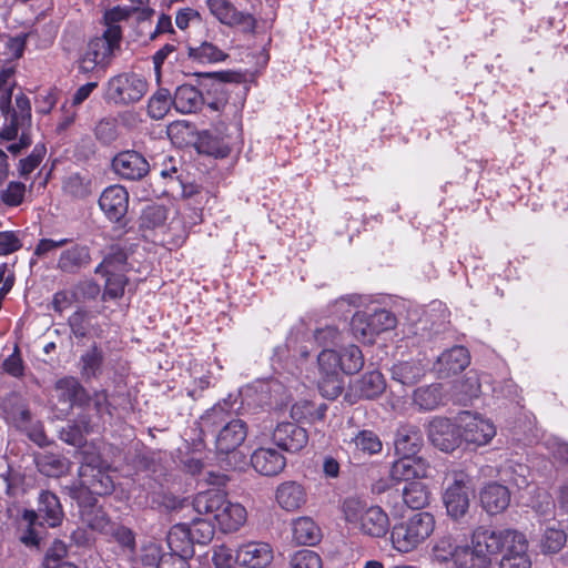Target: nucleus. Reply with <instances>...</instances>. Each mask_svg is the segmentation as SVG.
Listing matches in <instances>:
<instances>
[{
    "mask_svg": "<svg viewBox=\"0 0 568 568\" xmlns=\"http://www.w3.org/2000/svg\"><path fill=\"white\" fill-rule=\"evenodd\" d=\"M159 503L171 511L192 509L196 515H212L217 529L223 534L239 531L247 520V510L239 501L227 498L220 489L197 493L190 501L173 495H163L161 500L152 497V504Z\"/></svg>",
    "mask_w": 568,
    "mask_h": 568,
    "instance_id": "obj_1",
    "label": "nucleus"
},
{
    "mask_svg": "<svg viewBox=\"0 0 568 568\" xmlns=\"http://www.w3.org/2000/svg\"><path fill=\"white\" fill-rule=\"evenodd\" d=\"M321 379L318 388L321 394L328 398L335 399L342 394L344 381L341 372L344 374H355L359 372L364 365V356L358 346L349 344L337 349L326 348L317 356Z\"/></svg>",
    "mask_w": 568,
    "mask_h": 568,
    "instance_id": "obj_2",
    "label": "nucleus"
},
{
    "mask_svg": "<svg viewBox=\"0 0 568 568\" xmlns=\"http://www.w3.org/2000/svg\"><path fill=\"white\" fill-rule=\"evenodd\" d=\"M142 236L169 250L181 246L187 237L189 226L179 211H170L161 204L146 205L140 216Z\"/></svg>",
    "mask_w": 568,
    "mask_h": 568,
    "instance_id": "obj_3",
    "label": "nucleus"
},
{
    "mask_svg": "<svg viewBox=\"0 0 568 568\" xmlns=\"http://www.w3.org/2000/svg\"><path fill=\"white\" fill-rule=\"evenodd\" d=\"M225 405L217 404L207 410L202 417V425L207 428L222 425L215 438L216 450L221 455L230 456L227 460L230 468H242V465L245 464V456L237 448L247 436V427L242 419L226 420Z\"/></svg>",
    "mask_w": 568,
    "mask_h": 568,
    "instance_id": "obj_4",
    "label": "nucleus"
},
{
    "mask_svg": "<svg viewBox=\"0 0 568 568\" xmlns=\"http://www.w3.org/2000/svg\"><path fill=\"white\" fill-rule=\"evenodd\" d=\"M343 341V333L334 325H325L316 328L313 333H308L303 327L293 329L285 346L275 348L273 362H281L284 354L287 352L293 358H306L313 346L316 345L326 348L338 347Z\"/></svg>",
    "mask_w": 568,
    "mask_h": 568,
    "instance_id": "obj_5",
    "label": "nucleus"
},
{
    "mask_svg": "<svg viewBox=\"0 0 568 568\" xmlns=\"http://www.w3.org/2000/svg\"><path fill=\"white\" fill-rule=\"evenodd\" d=\"M80 481L65 487L71 498L80 505L92 506L95 496L109 495L114 489L113 478L99 457H92L84 462L79 468Z\"/></svg>",
    "mask_w": 568,
    "mask_h": 568,
    "instance_id": "obj_6",
    "label": "nucleus"
},
{
    "mask_svg": "<svg viewBox=\"0 0 568 568\" xmlns=\"http://www.w3.org/2000/svg\"><path fill=\"white\" fill-rule=\"evenodd\" d=\"M343 513L346 523L363 535L381 538L389 529L388 515L379 506H368L359 499L347 498L343 503Z\"/></svg>",
    "mask_w": 568,
    "mask_h": 568,
    "instance_id": "obj_7",
    "label": "nucleus"
},
{
    "mask_svg": "<svg viewBox=\"0 0 568 568\" xmlns=\"http://www.w3.org/2000/svg\"><path fill=\"white\" fill-rule=\"evenodd\" d=\"M434 529V516L427 511L417 513L393 526L390 541L395 550L407 554L425 542Z\"/></svg>",
    "mask_w": 568,
    "mask_h": 568,
    "instance_id": "obj_8",
    "label": "nucleus"
},
{
    "mask_svg": "<svg viewBox=\"0 0 568 568\" xmlns=\"http://www.w3.org/2000/svg\"><path fill=\"white\" fill-rule=\"evenodd\" d=\"M121 47V32L118 29L104 30L101 37L92 39L81 58L78 69L83 74L104 71Z\"/></svg>",
    "mask_w": 568,
    "mask_h": 568,
    "instance_id": "obj_9",
    "label": "nucleus"
},
{
    "mask_svg": "<svg viewBox=\"0 0 568 568\" xmlns=\"http://www.w3.org/2000/svg\"><path fill=\"white\" fill-rule=\"evenodd\" d=\"M62 518L63 511L59 498L50 491H42L39 495L38 509L26 510L23 514V519L29 527L20 540L27 546H38L41 536L36 526L57 527L61 524Z\"/></svg>",
    "mask_w": 568,
    "mask_h": 568,
    "instance_id": "obj_10",
    "label": "nucleus"
},
{
    "mask_svg": "<svg viewBox=\"0 0 568 568\" xmlns=\"http://www.w3.org/2000/svg\"><path fill=\"white\" fill-rule=\"evenodd\" d=\"M395 326V315L385 308L358 311L351 321L353 336L365 344H373L379 334Z\"/></svg>",
    "mask_w": 568,
    "mask_h": 568,
    "instance_id": "obj_11",
    "label": "nucleus"
},
{
    "mask_svg": "<svg viewBox=\"0 0 568 568\" xmlns=\"http://www.w3.org/2000/svg\"><path fill=\"white\" fill-rule=\"evenodd\" d=\"M148 91L144 77L134 72H123L109 79L106 97L115 104L128 105L139 102Z\"/></svg>",
    "mask_w": 568,
    "mask_h": 568,
    "instance_id": "obj_12",
    "label": "nucleus"
},
{
    "mask_svg": "<svg viewBox=\"0 0 568 568\" xmlns=\"http://www.w3.org/2000/svg\"><path fill=\"white\" fill-rule=\"evenodd\" d=\"M443 501L448 516L453 519H459L466 515L470 504V489L468 476L465 473L450 474L443 494Z\"/></svg>",
    "mask_w": 568,
    "mask_h": 568,
    "instance_id": "obj_13",
    "label": "nucleus"
},
{
    "mask_svg": "<svg viewBox=\"0 0 568 568\" xmlns=\"http://www.w3.org/2000/svg\"><path fill=\"white\" fill-rule=\"evenodd\" d=\"M458 427L462 440L475 446L489 444L496 435V427L491 420L470 412L459 414Z\"/></svg>",
    "mask_w": 568,
    "mask_h": 568,
    "instance_id": "obj_14",
    "label": "nucleus"
},
{
    "mask_svg": "<svg viewBox=\"0 0 568 568\" xmlns=\"http://www.w3.org/2000/svg\"><path fill=\"white\" fill-rule=\"evenodd\" d=\"M0 112L4 118L3 129L0 136L4 140H13L18 135L20 125L31 119V104L30 100L24 94L16 97V106L10 108V102H0Z\"/></svg>",
    "mask_w": 568,
    "mask_h": 568,
    "instance_id": "obj_15",
    "label": "nucleus"
},
{
    "mask_svg": "<svg viewBox=\"0 0 568 568\" xmlns=\"http://www.w3.org/2000/svg\"><path fill=\"white\" fill-rule=\"evenodd\" d=\"M206 6L222 24L241 27L244 31H253L255 28L253 16L239 11L229 0H206Z\"/></svg>",
    "mask_w": 568,
    "mask_h": 568,
    "instance_id": "obj_16",
    "label": "nucleus"
},
{
    "mask_svg": "<svg viewBox=\"0 0 568 568\" xmlns=\"http://www.w3.org/2000/svg\"><path fill=\"white\" fill-rule=\"evenodd\" d=\"M197 515L190 523H179L170 530V539L174 540L176 535H183L186 542H197L205 545L210 542L215 534L216 525Z\"/></svg>",
    "mask_w": 568,
    "mask_h": 568,
    "instance_id": "obj_17",
    "label": "nucleus"
},
{
    "mask_svg": "<svg viewBox=\"0 0 568 568\" xmlns=\"http://www.w3.org/2000/svg\"><path fill=\"white\" fill-rule=\"evenodd\" d=\"M428 437L435 447L445 453L455 450L462 443L459 427L443 417L429 423Z\"/></svg>",
    "mask_w": 568,
    "mask_h": 568,
    "instance_id": "obj_18",
    "label": "nucleus"
},
{
    "mask_svg": "<svg viewBox=\"0 0 568 568\" xmlns=\"http://www.w3.org/2000/svg\"><path fill=\"white\" fill-rule=\"evenodd\" d=\"M273 443L281 449L296 453L308 443L307 432L292 422L278 423L272 433Z\"/></svg>",
    "mask_w": 568,
    "mask_h": 568,
    "instance_id": "obj_19",
    "label": "nucleus"
},
{
    "mask_svg": "<svg viewBox=\"0 0 568 568\" xmlns=\"http://www.w3.org/2000/svg\"><path fill=\"white\" fill-rule=\"evenodd\" d=\"M99 206L110 221H121L129 209L126 189L119 184L108 186L100 195Z\"/></svg>",
    "mask_w": 568,
    "mask_h": 568,
    "instance_id": "obj_20",
    "label": "nucleus"
},
{
    "mask_svg": "<svg viewBox=\"0 0 568 568\" xmlns=\"http://www.w3.org/2000/svg\"><path fill=\"white\" fill-rule=\"evenodd\" d=\"M273 558V548L264 541H247L236 549L237 564L245 568H266Z\"/></svg>",
    "mask_w": 568,
    "mask_h": 568,
    "instance_id": "obj_21",
    "label": "nucleus"
},
{
    "mask_svg": "<svg viewBox=\"0 0 568 568\" xmlns=\"http://www.w3.org/2000/svg\"><path fill=\"white\" fill-rule=\"evenodd\" d=\"M275 501L285 511L294 513L302 509L308 499L305 486L297 480H285L275 489Z\"/></svg>",
    "mask_w": 568,
    "mask_h": 568,
    "instance_id": "obj_22",
    "label": "nucleus"
},
{
    "mask_svg": "<svg viewBox=\"0 0 568 568\" xmlns=\"http://www.w3.org/2000/svg\"><path fill=\"white\" fill-rule=\"evenodd\" d=\"M113 170L126 180H139L146 175L150 165L143 155L135 151L119 153L112 161Z\"/></svg>",
    "mask_w": 568,
    "mask_h": 568,
    "instance_id": "obj_23",
    "label": "nucleus"
},
{
    "mask_svg": "<svg viewBox=\"0 0 568 568\" xmlns=\"http://www.w3.org/2000/svg\"><path fill=\"white\" fill-rule=\"evenodd\" d=\"M400 457L393 463L390 477L394 480L408 481L415 478H425L428 475L429 464L423 457L417 455H399Z\"/></svg>",
    "mask_w": 568,
    "mask_h": 568,
    "instance_id": "obj_24",
    "label": "nucleus"
},
{
    "mask_svg": "<svg viewBox=\"0 0 568 568\" xmlns=\"http://www.w3.org/2000/svg\"><path fill=\"white\" fill-rule=\"evenodd\" d=\"M251 464L263 476H276L285 468L286 458L275 448L260 447L252 453Z\"/></svg>",
    "mask_w": 568,
    "mask_h": 568,
    "instance_id": "obj_25",
    "label": "nucleus"
},
{
    "mask_svg": "<svg viewBox=\"0 0 568 568\" xmlns=\"http://www.w3.org/2000/svg\"><path fill=\"white\" fill-rule=\"evenodd\" d=\"M483 509L489 515L504 513L510 504L508 487L498 483H488L479 490Z\"/></svg>",
    "mask_w": 568,
    "mask_h": 568,
    "instance_id": "obj_26",
    "label": "nucleus"
},
{
    "mask_svg": "<svg viewBox=\"0 0 568 568\" xmlns=\"http://www.w3.org/2000/svg\"><path fill=\"white\" fill-rule=\"evenodd\" d=\"M504 540V529H489L487 527H477L471 535V546L490 561L491 556L501 552Z\"/></svg>",
    "mask_w": 568,
    "mask_h": 568,
    "instance_id": "obj_27",
    "label": "nucleus"
},
{
    "mask_svg": "<svg viewBox=\"0 0 568 568\" xmlns=\"http://www.w3.org/2000/svg\"><path fill=\"white\" fill-rule=\"evenodd\" d=\"M91 262L89 246L84 244H73L63 250L58 258L57 268L63 273L75 274L81 268L87 267Z\"/></svg>",
    "mask_w": 568,
    "mask_h": 568,
    "instance_id": "obj_28",
    "label": "nucleus"
},
{
    "mask_svg": "<svg viewBox=\"0 0 568 568\" xmlns=\"http://www.w3.org/2000/svg\"><path fill=\"white\" fill-rule=\"evenodd\" d=\"M292 538L298 545L314 546L322 539L320 526L307 516L297 517L291 523Z\"/></svg>",
    "mask_w": 568,
    "mask_h": 568,
    "instance_id": "obj_29",
    "label": "nucleus"
},
{
    "mask_svg": "<svg viewBox=\"0 0 568 568\" xmlns=\"http://www.w3.org/2000/svg\"><path fill=\"white\" fill-rule=\"evenodd\" d=\"M394 445L397 455H416L423 445L420 429L410 424L399 426Z\"/></svg>",
    "mask_w": 568,
    "mask_h": 568,
    "instance_id": "obj_30",
    "label": "nucleus"
},
{
    "mask_svg": "<svg viewBox=\"0 0 568 568\" xmlns=\"http://www.w3.org/2000/svg\"><path fill=\"white\" fill-rule=\"evenodd\" d=\"M104 353L98 344H92L79 358V369L85 381L97 379L103 373Z\"/></svg>",
    "mask_w": 568,
    "mask_h": 568,
    "instance_id": "obj_31",
    "label": "nucleus"
},
{
    "mask_svg": "<svg viewBox=\"0 0 568 568\" xmlns=\"http://www.w3.org/2000/svg\"><path fill=\"white\" fill-rule=\"evenodd\" d=\"M172 103L180 113H193L203 105L204 95L195 87L182 84L176 88Z\"/></svg>",
    "mask_w": 568,
    "mask_h": 568,
    "instance_id": "obj_32",
    "label": "nucleus"
},
{
    "mask_svg": "<svg viewBox=\"0 0 568 568\" xmlns=\"http://www.w3.org/2000/svg\"><path fill=\"white\" fill-rule=\"evenodd\" d=\"M469 364V354L464 346H455L444 352L437 361L438 371L443 375L457 374Z\"/></svg>",
    "mask_w": 568,
    "mask_h": 568,
    "instance_id": "obj_33",
    "label": "nucleus"
},
{
    "mask_svg": "<svg viewBox=\"0 0 568 568\" xmlns=\"http://www.w3.org/2000/svg\"><path fill=\"white\" fill-rule=\"evenodd\" d=\"M344 442L347 446V450L354 455H374L379 453L383 448L382 440L372 430H361Z\"/></svg>",
    "mask_w": 568,
    "mask_h": 568,
    "instance_id": "obj_34",
    "label": "nucleus"
},
{
    "mask_svg": "<svg viewBox=\"0 0 568 568\" xmlns=\"http://www.w3.org/2000/svg\"><path fill=\"white\" fill-rule=\"evenodd\" d=\"M385 379L381 372L372 371L365 373L353 385V392L362 398L373 399L385 390Z\"/></svg>",
    "mask_w": 568,
    "mask_h": 568,
    "instance_id": "obj_35",
    "label": "nucleus"
},
{
    "mask_svg": "<svg viewBox=\"0 0 568 568\" xmlns=\"http://www.w3.org/2000/svg\"><path fill=\"white\" fill-rule=\"evenodd\" d=\"M3 413L9 423L21 429H24L31 419L28 405L17 395H11L4 399Z\"/></svg>",
    "mask_w": 568,
    "mask_h": 568,
    "instance_id": "obj_36",
    "label": "nucleus"
},
{
    "mask_svg": "<svg viewBox=\"0 0 568 568\" xmlns=\"http://www.w3.org/2000/svg\"><path fill=\"white\" fill-rule=\"evenodd\" d=\"M444 393L440 384L418 387L413 393V403L419 410H434L443 404Z\"/></svg>",
    "mask_w": 568,
    "mask_h": 568,
    "instance_id": "obj_37",
    "label": "nucleus"
},
{
    "mask_svg": "<svg viewBox=\"0 0 568 568\" xmlns=\"http://www.w3.org/2000/svg\"><path fill=\"white\" fill-rule=\"evenodd\" d=\"M390 374L394 381L410 386L424 376L425 367L420 362H399L392 366Z\"/></svg>",
    "mask_w": 568,
    "mask_h": 568,
    "instance_id": "obj_38",
    "label": "nucleus"
},
{
    "mask_svg": "<svg viewBox=\"0 0 568 568\" xmlns=\"http://www.w3.org/2000/svg\"><path fill=\"white\" fill-rule=\"evenodd\" d=\"M529 468L527 465L513 460L506 462L499 470L500 478L518 489L529 485Z\"/></svg>",
    "mask_w": 568,
    "mask_h": 568,
    "instance_id": "obj_39",
    "label": "nucleus"
},
{
    "mask_svg": "<svg viewBox=\"0 0 568 568\" xmlns=\"http://www.w3.org/2000/svg\"><path fill=\"white\" fill-rule=\"evenodd\" d=\"M528 539L526 535L519 530L505 528L501 557H514L528 554Z\"/></svg>",
    "mask_w": 568,
    "mask_h": 568,
    "instance_id": "obj_40",
    "label": "nucleus"
},
{
    "mask_svg": "<svg viewBox=\"0 0 568 568\" xmlns=\"http://www.w3.org/2000/svg\"><path fill=\"white\" fill-rule=\"evenodd\" d=\"M487 375H479L477 372H468L465 378L458 382L456 395L460 400L477 398L483 393V381L487 383Z\"/></svg>",
    "mask_w": 568,
    "mask_h": 568,
    "instance_id": "obj_41",
    "label": "nucleus"
},
{
    "mask_svg": "<svg viewBox=\"0 0 568 568\" xmlns=\"http://www.w3.org/2000/svg\"><path fill=\"white\" fill-rule=\"evenodd\" d=\"M189 57L199 63H219L229 58V54L211 42H202L199 47L189 48Z\"/></svg>",
    "mask_w": 568,
    "mask_h": 568,
    "instance_id": "obj_42",
    "label": "nucleus"
},
{
    "mask_svg": "<svg viewBox=\"0 0 568 568\" xmlns=\"http://www.w3.org/2000/svg\"><path fill=\"white\" fill-rule=\"evenodd\" d=\"M403 500L412 509H422L429 503L427 486L420 481H409L403 488Z\"/></svg>",
    "mask_w": 568,
    "mask_h": 568,
    "instance_id": "obj_43",
    "label": "nucleus"
},
{
    "mask_svg": "<svg viewBox=\"0 0 568 568\" xmlns=\"http://www.w3.org/2000/svg\"><path fill=\"white\" fill-rule=\"evenodd\" d=\"M128 254L120 245H112L104 260L95 267V273H124Z\"/></svg>",
    "mask_w": 568,
    "mask_h": 568,
    "instance_id": "obj_44",
    "label": "nucleus"
},
{
    "mask_svg": "<svg viewBox=\"0 0 568 568\" xmlns=\"http://www.w3.org/2000/svg\"><path fill=\"white\" fill-rule=\"evenodd\" d=\"M567 540V535L559 524L547 525L540 539L544 554H556L561 550Z\"/></svg>",
    "mask_w": 568,
    "mask_h": 568,
    "instance_id": "obj_45",
    "label": "nucleus"
},
{
    "mask_svg": "<svg viewBox=\"0 0 568 568\" xmlns=\"http://www.w3.org/2000/svg\"><path fill=\"white\" fill-rule=\"evenodd\" d=\"M39 471L48 477H60L69 470V462L54 454H45L37 458Z\"/></svg>",
    "mask_w": 568,
    "mask_h": 568,
    "instance_id": "obj_46",
    "label": "nucleus"
},
{
    "mask_svg": "<svg viewBox=\"0 0 568 568\" xmlns=\"http://www.w3.org/2000/svg\"><path fill=\"white\" fill-rule=\"evenodd\" d=\"M55 389L61 400L69 407L80 402L84 395V388L74 377H64L57 382Z\"/></svg>",
    "mask_w": 568,
    "mask_h": 568,
    "instance_id": "obj_47",
    "label": "nucleus"
},
{
    "mask_svg": "<svg viewBox=\"0 0 568 568\" xmlns=\"http://www.w3.org/2000/svg\"><path fill=\"white\" fill-rule=\"evenodd\" d=\"M489 565V560L477 552L471 545L457 550L455 568H488Z\"/></svg>",
    "mask_w": 568,
    "mask_h": 568,
    "instance_id": "obj_48",
    "label": "nucleus"
},
{
    "mask_svg": "<svg viewBox=\"0 0 568 568\" xmlns=\"http://www.w3.org/2000/svg\"><path fill=\"white\" fill-rule=\"evenodd\" d=\"M172 100L169 90L159 89L149 100L148 114L154 120L163 119L173 104Z\"/></svg>",
    "mask_w": 568,
    "mask_h": 568,
    "instance_id": "obj_49",
    "label": "nucleus"
},
{
    "mask_svg": "<svg viewBox=\"0 0 568 568\" xmlns=\"http://www.w3.org/2000/svg\"><path fill=\"white\" fill-rule=\"evenodd\" d=\"M105 276V285L102 298L104 302L109 300H118L123 296L124 287L128 278L124 273H100Z\"/></svg>",
    "mask_w": 568,
    "mask_h": 568,
    "instance_id": "obj_50",
    "label": "nucleus"
},
{
    "mask_svg": "<svg viewBox=\"0 0 568 568\" xmlns=\"http://www.w3.org/2000/svg\"><path fill=\"white\" fill-rule=\"evenodd\" d=\"M64 192L74 199H84L91 194V180L78 173L71 174L63 182Z\"/></svg>",
    "mask_w": 568,
    "mask_h": 568,
    "instance_id": "obj_51",
    "label": "nucleus"
},
{
    "mask_svg": "<svg viewBox=\"0 0 568 568\" xmlns=\"http://www.w3.org/2000/svg\"><path fill=\"white\" fill-rule=\"evenodd\" d=\"M229 101V95L223 82L213 83L204 95V103L210 110L221 112Z\"/></svg>",
    "mask_w": 568,
    "mask_h": 568,
    "instance_id": "obj_52",
    "label": "nucleus"
},
{
    "mask_svg": "<svg viewBox=\"0 0 568 568\" xmlns=\"http://www.w3.org/2000/svg\"><path fill=\"white\" fill-rule=\"evenodd\" d=\"M47 153L44 144H36L30 155L20 160V176L27 179L42 162Z\"/></svg>",
    "mask_w": 568,
    "mask_h": 568,
    "instance_id": "obj_53",
    "label": "nucleus"
},
{
    "mask_svg": "<svg viewBox=\"0 0 568 568\" xmlns=\"http://www.w3.org/2000/svg\"><path fill=\"white\" fill-rule=\"evenodd\" d=\"M291 568H322L321 556L310 549L296 551L290 559Z\"/></svg>",
    "mask_w": 568,
    "mask_h": 568,
    "instance_id": "obj_54",
    "label": "nucleus"
},
{
    "mask_svg": "<svg viewBox=\"0 0 568 568\" xmlns=\"http://www.w3.org/2000/svg\"><path fill=\"white\" fill-rule=\"evenodd\" d=\"M459 549L460 547L455 546L450 538H442L433 547V558L438 562H446L452 559L455 564L456 554Z\"/></svg>",
    "mask_w": 568,
    "mask_h": 568,
    "instance_id": "obj_55",
    "label": "nucleus"
},
{
    "mask_svg": "<svg viewBox=\"0 0 568 568\" xmlns=\"http://www.w3.org/2000/svg\"><path fill=\"white\" fill-rule=\"evenodd\" d=\"M212 562L215 568H232L237 564L236 552L225 545H219L212 549Z\"/></svg>",
    "mask_w": 568,
    "mask_h": 568,
    "instance_id": "obj_56",
    "label": "nucleus"
},
{
    "mask_svg": "<svg viewBox=\"0 0 568 568\" xmlns=\"http://www.w3.org/2000/svg\"><path fill=\"white\" fill-rule=\"evenodd\" d=\"M26 193V186L21 182L12 181L1 191L2 202L9 206H18L22 203Z\"/></svg>",
    "mask_w": 568,
    "mask_h": 568,
    "instance_id": "obj_57",
    "label": "nucleus"
},
{
    "mask_svg": "<svg viewBox=\"0 0 568 568\" xmlns=\"http://www.w3.org/2000/svg\"><path fill=\"white\" fill-rule=\"evenodd\" d=\"M67 545L61 540H54L51 547L48 549L43 568H60L62 559L67 556Z\"/></svg>",
    "mask_w": 568,
    "mask_h": 568,
    "instance_id": "obj_58",
    "label": "nucleus"
},
{
    "mask_svg": "<svg viewBox=\"0 0 568 568\" xmlns=\"http://www.w3.org/2000/svg\"><path fill=\"white\" fill-rule=\"evenodd\" d=\"M14 69L12 65L0 70V102H11L12 88L14 87Z\"/></svg>",
    "mask_w": 568,
    "mask_h": 568,
    "instance_id": "obj_59",
    "label": "nucleus"
},
{
    "mask_svg": "<svg viewBox=\"0 0 568 568\" xmlns=\"http://www.w3.org/2000/svg\"><path fill=\"white\" fill-rule=\"evenodd\" d=\"M133 13V10L130 7H114L110 10H108L104 13V21L106 29L110 30L112 28L118 29L121 33V27L119 26V22L126 20L131 14Z\"/></svg>",
    "mask_w": 568,
    "mask_h": 568,
    "instance_id": "obj_60",
    "label": "nucleus"
},
{
    "mask_svg": "<svg viewBox=\"0 0 568 568\" xmlns=\"http://www.w3.org/2000/svg\"><path fill=\"white\" fill-rule=\"evenodd\" d=\"M112 537L122 547L124 552L129 555L134 552L135 539L131 529L123 526L116 527L112 532Z\"/></svg>",
    "mask_w": 568,
    "mask_h": 568,
    "instance_id": "obj_61",
    "label": "nucleus"
},
{
    "mask_svg": "<svg viewBox=\"0 0 568 568\" xmlns=\"http://www.w3.org/2000/svg\"><path fill=\"white\" fill-rule=\"evenodd\" d=\"M70 242L71 240L67 237L59 240L41 239L34 247V255L38 257L48 256L50 253L55 252L58 248L65 246Z\"/></svg>",
    "mask_w": 568,
    "mask_h": 568,
    "instance_id": "obj_62",
    "label": "nucleus"
},
{
    "mask_svg": "<svg viewBox=\"0 0 568 568\" xmlns=\"http://www.w3.org/2000/svg\"><path fill=\"white\" fill-rule=\"evenodd\" d=\"M22 246L18 234L13 231L0 232V255H9L17 252Z\"/></svg>",
    "mask_w": 568,
    "mask_h": 568,
    "instance_id": "obj_63",
    "label": "nucleus"
},
{
    "mask_svg": "<svg viewBox=\"0 0 568 568\" xmlns=\"http://www.w3.org/2000/svg\"><path fill=\"white\" fill-rule=\"evenodd\" d=\"M500 568H531L529 554L514 557H501Z\"/></svg>",
    "mask_w": 568,
    "mask_h": 568,
    "instance_id": "obj_64",
    "label": "nucleus"
}]
</instances>
